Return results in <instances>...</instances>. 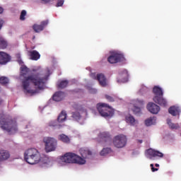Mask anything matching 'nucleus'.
Segmentation results:
<instances>
[{
    "instance_id": "f257e3e1",
    "label": "nucleus",
    "mask_w": 181,
    "mask_h": 181,
    "mask_svg": "<svg viewBox=\"0 0 181 181\" xmlns=\"http://www.w3.org/2000/svg\"><path fill=\"white\" fill-rule=\"evenodd\" d=\"M35 71H37V75L25 78L22 82V87L24 92L30 95H35V94H37L40 90H43L45 83L50 74L47 71L45 76H43V75L39 76V74L42 73L40 68L35 69Z\"/></svg>"
},
{
    "instance_id": "f03ea898",
    "label": "nucleus",
    "mask_w": 181,
    "mask_h": 181,
    "mask_svg": "<svg viewBox=\"0 0 181 181\" xmlns=\"http://www.w3.org/2000/svg\"><path fill=\"white\" fill-rule=\"evenodd\" d=\"M59 165L64 166L69 163H77V165H86L87 160L83 156L74 153H66L61 156L58 160Z\"/></svg>"
},
{
    "instance_id": "7ed1b4c3",
    "label": "nucleus",
    "mask_w": 181,
    "mask_h": 181,
    "mask_svg": "<svg viewBox=\"0 0 181 181\" xmlns=\"http://www.w3.org/2000/svg\"><path fill=\"white\" fill-rule=\"evenodd\" d=\"M24 159L30 165H36L41 160L40 153L36 148H28L24 153Z\"/></svg>"
},
{
    "instance_id": "20e7f679",
    "label": "nucleus",
    "mask_w": 181,
    "mask_h": 181,
    "mask_svg": "<svg viewBox=\"0 0 181 181\" xmlns=\"http://www.w3.org/2000/svg\"><path fill=\"white\" fill-rule=\"evenodd\" d=\"M45 151L47 153L54 152L57 149V139L54 137L46 136L43 139Z\"/></svg>"
},
{
    "instance_id": "39448f33",
    "label": "nucleus",
    "mask_w": 181,
    "mask_h": 181,
    "mask_svg": "<svg viewBox=\"0 0 181 181\" xmlns=\"http://www.w3.org/2000/svg\"><path fill=\"white\" fill-rule=\"evenodd\" d=\"M0 124L2 129L8 132L10 135L16 134L18 132V127L16 123L13 122H6L5 119L0 120Z\"/></svg>"
},
{
    "instance_id": "423d86ee",
    "label": "nucleus",
    "mask_w": 181,
    "mask_h": 181,
    "mask_svg": "<svg viewBox=\"0 0 181 181\" xmlns=\"http://www.w3.org/2000/svg\"><path fill=\"white\" fill-rule=\"evenodd\" d=\"M97 110L102 117H112L114 115V109L105 103H98L96 105Z\"/></svg>"
},
{
    "instance_id": "0eeeda50",
    "label": "nucleus",
    "mask_w": 181,
    "mask_h": 181,
    "mask_svg": "<svg viewBox=\"0 0 181 181\" xmlns=\"http://www.w3.org/2000/svg\"><path fill=\"white\" fill-rule=\"evenodd\" d=\"M128 139L125 134H117L113 138V145L115 148H121L125 147Z\"/></svg>"
},
{
    "instance_id": "6e6552de",
    "label": "nucleus",
    "mask_w": 181,
    "mask_h": 181,
    "mask_svg": "<svg viewBox=\"0 0 181 181\" xmlns=\"http://www.w3.org/2000/svg\"><path fill=\"white\" fill-rule=\"evenodd\" d=\"M124 60H125L124 55L117 52H111L110 55L107 58V62H109V63H110L111 64H114L119 62H124Z\"/></svg>"
},
{
    "instance_id": "1a4fd4ad",
    "label": "nucleus",
    "mask_w": 181,
    "mask_h": 181,
    "mask_svg": "<svg viewBox=\"0 0 181 181\" xmlns=\"http://www.w3.org/2000/svg\"><path fill=\"white\" fill-rule=\"evenodd\" d=\"M134 104H136V105H142L144 104V100H136L133 101V104L129 105V111H132L133 114L135 115H138V114H141V107H136L134 105Z\"/></svg>"
},
{
    "instance_id": "9d476101",
    "label": "nucleus",
    "mask_w": 181,
    "mask_h": 181,
    "mask_svg": "<svg viewBox=\"0 0 181 181\" xmlns=\"http://www.w3.org/2000/svg\"><path fill=\"white\" fill-rule=\"evenodd\" d=\"M146 156L148 159L153 160L154 158L158 156V158H163V154L160 151H156L153 148H149L146 151Z\"/></svg>"
},
{
    "instance_id": "9b49d317",
    "label": "nucleus",
    "mask_w": 181,
    "mask_h": 181,
    "mask_svg": "<svg viewBox=\"0 0 181 181\" xmlns=\"http://www.w3.org/2000/svg\"><path fill=\"white\" fill-rule=\"evenodd\" d=\"M147 110L151 114H159V111H160V107L159 105L151 102L147 104Z\"/></svg>"
},
{
    "instance_id": "f8f14e48",
    "label": "nucleus",
    "mask_w": 181,
    "mask_h": 181,
    "mask_svg": "<svg viewBox=\"0 0 181 181\" xmlns=\"http://www.w3.org/2000/svg\"><path fill=\"white\" fill-rule=\"evenodd\" d=\"M11 62V55L5 52H0V64H6Z\"/></svg>"
},
{
    "instance_id": "ddd939ff",
    "label": "nucleus",
    "mask_w": 181,
    "mask_h": 181,
    "mask_svg": "<svg viewBox=\"0 0 181 181\" xmlns=\"http://www.w3.org/2000/svg\"><path fill=\"white\" fill-rule=\"evenodd\" d=\"M125 121L127 124L131 127H136V125L139 124L138 120L132 115H127L125 116Z\"/></svg>"
},
{
    "instance_id": "4468645a",
    "label": "nucleus",
    "mask_w": 181,
    "mask_h": 181,
    "mask_svg": "<svg viewBox=\"0 0 181 181\" xmlns=\"http://www.w3.org/2000/svg\"><path fill=\"white\" fill-rule=\"evenodd\" d=\"M79 153L81 156L85 159H88V158H91V156H93V152L87 148H81L79 150Z\"/></svg>"
},
{
    "instance_id": "2eb2a0df",
    "label": "nucleus",
    "mask_w": 181,
    "mask_h": 181,
    "mask_svg": "<svg viewBox=\"0 0 181 181\" xmlns=\"http://www.w3.org/2000/svg\"><path fill=\"white\" fill-rule=\"evenodd\" d=\"M158 122V118L156 117L153 116L150 117L144 120L145 127H152L156 125Z\"/></svg>"
},
{
    "instance_id": "dca6fc26",
    "label": "nucleus",
    "mask_w": 181,
    "mask_h": 181,
    "mask_svg": "<svg viewBox=\"0 0 181 181\" xmlns=\"http://www.w3.org/2000/svg\"><path fill=\"white\" fill-rule=\"evenodd\" d=\"M97 78L99 81V84L102 86V87H105L108 86V81H107V78H105V76L103 74H98L97 75Z\"/></svg>"
},
{
    "instance_id": "f3484780",
    "label": "nucleus",
    "mask_w": 181,
    "mask_h": 181,
    "mask_svg": "<svg viewBox=\"0 0 181 181\" xmlns=\"http://www.w3.org/2000/svg\"><path fill=\"white\" fill-rule=\"evenodd\" d=\"M47 23H48L47 21H43L41 23V25L35 24L33 25V30L37 33H39V32H42V30H43L45 26H46V25H47Z\"/></svg>"
},
{
    "instance_id": "a211bd4d",
    "label": "nucleus",
    "mask_w": 181,
    "mask_h": 181,
    "mask_svg": "<svg viewBox=\"0 0 181 181\" xmlns=\"http://www.w3.org/2000/svg\"><path fill=\"white\" fill-rule=\"evenodd\" d=\"M153 101L155 103H157V104H159V105H161L162 107H165L166 104H168L166 100L163 98L162 96H155L153 98Z\"/></svg>"
},
{
    "instance_id": "6ab92c4d",
    "label": "nucleus",
    "mask_w": 181,
    "mask_h": 181,
    "mask_svg": "<svg viewBox=\"0 0 181 181\" xmlns=\"http://www.w3.org/2000/svg\"><path fill=\"white\" fill-rule=\"evenodd\" d=\"M168 112L173 117L178 116L180 114V108L179 107L172 106L169 108Z\"/></svg>"
},
{
    "instance_id": "aec40b11",
    "label": "nucleus",
    "mask_w": 181,
    "mask_h": 181,
    "mask_svg": "<svg viewBox=\"0 0 181 181\" xmlns=\"http://www.w3.org/2000/svg\"><path fill=\"white\" fill-rule=\"evenodd\" d=\"M28 56H30L31 60H39L40 59V54L37 51L28 52Z\"/></svg>"
},
{
    "instance_id": "412c9836",
    "label": "nucleus",
    "mask_w": 181,
    "mask_h": 181,
    "mask_svg": "<svg viewBox=\"0 0 181 181\" xmlns=\"http://www.w3.org/2000/svg\"><path fill=\"white\" fill-rule=\"evenodd\" d=\"M64 98V93L63 92H57L53 95L54 101H62Z\"/></svg>"
},
{
    "instance_id": "4be33fe9",
    "label": "nucleus",
    "mask_w": 181,
    "mask_h": 181,
    "mask_svg": "<svg viewBox=\"0 0 181 181\" xmlns=\"http://www.w3.org/2000/svg\"><path fill=\"white\" fill-rule=\"evenodd\" d=\"M59 141L64 142V144H70V137H68L66 134H60L58 136Z\"/></svg>"
},
{
    "instance_id": "5701e85b",
    "label": "nucleus",
    "mask_w": 181,
    "mask_h": 181,
    "mask_svg": "<svg viewBox=\"0 0 181 181\" xmlns=\"http://www.w3.org/2000/svg\"><path fill=\"white\" fill-rule=\"evenodd\" d=\"M66 118H67V113L63 111L58 116V118H57L58 122H64Z\"/></svg>"
},
{
    "instance_id": "b1692460",
    "label": "nucleus",
    "mask_w": 181,
    "mask_h": 181,
    "mask_svg": "<svg viewBox=\"0 0 181 181\" xmlns=\"http://www.w3.org/2000/svg\"><path fill=\"white\" fill-rule=\"evenodd\" d=\"M153 93H155L156 97H160L163 95V92L162 91V89L158 86H155L153 88Z\"/></svg>"
},
{
    "instance_id": "393cba45",
    "label": "nucleus",
    "mask_w": 181,
    "mask_h": 181,
    "mask_svg": "<svg viewBox=\"0 0 181 181\" xmlns=\"http://www.w3.org/2000/svg\"><path fill=\"white\" fill-rule=\"evenodd\" d=\"M111 152H112L111 148H105L100 152V156H105L106 155H108V153H111Z\"/></svg>"
},
{
    "instance_id": "a878e982",
    "label": "nucleus",
    "mask_w": 181,
    "mask_h": 181,
    "mask_svg": "<svg viewBox=\"0 0 181 181\" xmlns=\"http://www.w3.org/2000/svg\"><path fill=\"white\" fill-rule=\"evenodd\" d=\"M29 73V69L25 65L21 66V76H26Z\"/></svg>"
},
{
    "instance_id": "bb28decb",
    "label": "nucleus",
    "mask_w": 181,
    "mask_h": 181,
    "mask_svg": "<svg viewBox=\"0 0 181 181\" xmlns=\"http://www.w3.org/2000/svg\"><path fill=\"white\" fill-rule=\"evenodd\" d=\"M8 47V42L4 38L0 37V49H6Z\"/></svg>"
},
{
    "instance_id": "cd10ccee",
    "label": "nucleus",
    "mask_w": 181,
    "mask_h": 181,
    "mask_svg": "<svg viewBox=\"0 0 181 181\" xmlns=\"http://www.w3.org/2000/svg\"><path fill=\"white\" fill-rule=\"evenodd\" d=\"M0 84H2L3 86H6V84H9V78L6 76H1Z\"/></svg>"
},
{
    "instance_id": "c85d7f7f",
    "label": "nucleus",
    "mask_w": 181,
    "mask_h": 181,
    "mask_svg": "<svg viewBox=\"0 0 181 181\" xmlns=\"http://www.w3.org/2000/svg\"><path fill=\"white\" fill-rule=\"evenodd\" d=\"M167 124L168 125H169L170 128H172L173 129H176L177 128H179V125L173 124L170 119H167Z\"/></svg>"
},
{
    "instance_id": "c756f323",
    "label": "nucleus",
    "mask_w": 181,
    "mask_h": 181,
    "mask_svg": "<svg viewBox=\"0 0 181 181\" xmlns=\"http://www.w3.org/2000/svg\"><path fill=\"white\" fill-rule=\"evenodd\" d=\"M80 114H83V111H80L79 112H76L73 115L74 118L76 119V121H80V119H83V117H81Z\"/></svg>"
},
{
    "instance_id": "7c9ffc66",
    "label": "nucleus",
    "mask_w": 181,
    "mask_h": 181,
    "mask_svg": "<svg viewBox=\"0 0 181 181\" xmlns=\"http://www.w3.org/2000/svg\"><path fill=\"white\" fill-rule=\"evenodd\" d=\"M67 84H69V82L67 81H62L59 84L58 87L59 88H64L65 87H67Z\"/></svg>"
},
{
    "instance_id": "2f4dec72",
    "label": "nucleus",
    "mask_w": 181,
    "mask_h": 181,
    "mask_svg": "<svg viewBox=\"0 0 181 181\" xmlns=\"http://www.w3.org/2000/svg\"><path fill=\"white\" fill-rule=\"evenodd\" d=\"M99 138L103 139V138H108L110 136V133L107 132H100L98 135Z\"/></svg>"
},
{
    "instance_id": "473e14b6",
    "label": "nucleus",
    "mask_w": 181,
    "mask_h": 181,
    "mask_svg": "<svg viewBox=\"0 0 181 181\" xmlns=\"http://www.w3.org/2000/svg\"><path fill=\"white\" fill-rule=\"evenodd\" d=\"M27 12L25 10H23L20 15V21H25L26 19Z\"/></svg>"
},
{
    "instance_id": "72a5a7b5",
    "label": "nucleus",
    "mask_w": 181,
    "mask_h": 181,
    "mask_svg": "<svg viewBox=\"0 0 181 181\" xmlns=\"http://www.w3.org/2000/svg\"><path fill=\"white\" fill-rule=\"evenodd\" d=\"M122 77H124V79L122 81V82L127 83V81H128V71H124V74Z\"/></svg>"
},
{
    "instance_id": "f704fd0d",
    "label": "nucleus",
    "mask_w": 181,
    "mask_h": 181,
    "mask_svg": "<svg viewBox=\"0 0 181 181\" xmlns=\"http://www.w3.org/2000/svg\"><path fill=\"white\" fill-rule=\"evenodd\" d=\"M88 91L90 93V94H95V93H97V90L93 88H89Z\"/></svg>"
},
{
    "instance_id": "c9c22d12",
    "label": "nucleus",
    "mask_w": 181,
    "mask_h": 181,
    "mask_svg": "<svg viewBox=\"0 0 181 181\" xmlns=\"http://www.w3.org/2000/svg\"><path fill=\"white\" fill-rule=\"evenodd\" d=\"M63 4H64V0H58L57 6H62Z\"/></svg>"
},
{
    "instance_id": "e433bc0d",
    "label": "nucleus",
    "mask_w": 181,
    "mask_h": 181,
    "mask_svg": "<svg viewBox=\"0 0 181 181\" xmlns=\"http://www.w3.org/2000/svg\"><path fill=\"white\" fill-rule=\"evenodd\" d=\"M49 127H57V124H56L55 121H51L49 124Z\"/></svg>"
},
{
    "instance_id": "4c0bfd02",
    "label": "nucleus",
    "mask_w": 181,
    "mask_h": 181,
    "mask_svg": "<svg viewBox=\"0 0 181 181\" xmlns=\"http://www.w3.org/2000/svg\"><path fill=\"white\" fill-rule=\"evenodd\" d=\"M16 57L17 59H18V63L20 64H22L23 62H22V60H21V54H17Z\"/></svg>"
},
{
    "instance_id": "58836bf2",
    "label": "nucleus",
    "mask_w": 181,
    "mask_h": 181,
    "mask_svg": "<svg viewBox=\"0 0 181 181\" xmlns=\"http://www.w3.org/2000/svg\"><path fill=\"white\" fill-rule=\"evenodd\" d=\"M150 166H151V170H152V172H156V171H158V168H153V164H151V165H150Z\"/></svg>"
},
{
    "instance_id": "ea45409f",
    "label": "nucleus",
    "mask_w": 181,
    "mask_h": 181,
    "mask_svg": "<svg viewBox=\"0 0 181 181\" xmlns=\"http://www.w3.org/2000/svg\"><path fill=\"white\" fill-rule=\"evenodd\" d=\"M3 25H4V21H2V19H0V30L2 28Z\"/></svg>"
},
{
    "instance_id": "a19ab883",
    "label": "nucleus",
    "mask_w": 181,
    "mask_h": 181,
    "mask_svg": "<svg viewBox=\"0 0 181 181\" xmlns=\"http://www.w3.org/2000/svg\"><path fill=\"white\" fill-rule=\"evenodd\" d=\"M0 13H4V8L0 7Z\"/></svg>"
},
{
    "instance_id": "79ce46f5",
    "label": "nucleus",
    "mask_w": 181,
    "mask_h": 181,
    "mask_svg": "<svg viewBox=\"0 0 181 181\" xmlns=\"http://www.w3.org/2000/svg\"><path fill=\"white\" fill-rule=\"evenodd\" d=\"M83 115H87V112L85 110L84 112H83Z\"/></svg>"
},
{
    "instance_id": "37998d69",
    "label": "nucleus",
    "mask_w": 181,
    "mask_h": 181,
    "mask_svg": "<svg viewBox=\"0 0 181 181\" xmlns=\"http://www.w3.org/2000/svg\"><path fill=\"white\" fill-rule=\"evenodd\" d=\"M156 168H159V164H156Z\"/></svg>"
},
{
    "instance_id": "c03bdc74",
    "label": "nucleus",
    "mask_w": 181,
    "mask_h": 181,
    "mask_svg": "<svg viewBox=\"0 0 181 181\" xmlns=\"http://www.w3.org/2000/svg\"><path fill=\"white\" fill-rule=\"evenodd\" d=\"M45 160H47L49 162V159L47 158H45Z\"/></svg>"
},
{
    "instance_id": "a18cd8bd",
    "label": "nucleus",
    "mask_w": 181,
    "mask_h": 181,
    "mask_svg": "<svg viewBox=\"0 0 181 181\" xmlns=\"http://www.w3.org/2000/svg\"><path fill=\"white\" fill-rule=\"evenodd\" d=\"M109 101H112V98H110Z\"/></svg>"
},
{
    "instance_id": "49530a36",
    "label": "nucleus",
    "mask_w": 181,
    "mask_h": 181,
    "mask_svg": "<svg viewBox=\"0 0 181 181\" xmlns=\"http://www.w3.org/2000/svg\"><path fill=\"white\" fill-rule=\"evenodd\" d=\"M1 103H2V102L0 100V105L1 104Z\"/></svg>"
},
{
    "instance_id": "de8ad7c7",
    "label": "nucleus",
    "mask_w": 181,
    "mask_h": 181,
    "mask_svg": "<svg viewBox=\"0 0 181 181\" xmlns=\"http://www.w3.org/2000/svg\"><path fill=\"white\" fill-rule=\"evenodd\" d=\"M140 142H141H141H142V140H141V141H140Z\"/></svg>"
},
{
    "instance_id": "09e8293b",
    "label": "nucleus",
    "mask_w": 181,
    "mask_h": 181,
    "mask_svg": "<svg viewBox=\"0 0 181 181\" xmlns=\"http://www.w3.org/2000/svg\"><path fill=\"white\" fill-rule=\"evenodd\" d=\"M45 163H48V162H45Z\"/></svg>"
}]
</instances>
